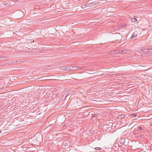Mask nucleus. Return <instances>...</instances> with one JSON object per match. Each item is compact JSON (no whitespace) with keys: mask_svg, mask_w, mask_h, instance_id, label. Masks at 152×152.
<instances>
[{"mask_svg":"<svg viewBox=\"0 0 152 152\" xmlns=\"http://www.w3.org/2000/svg\"><path fill=\"white\" fill-rule=\"evenodd\" d=\"M136 32H134L133 33V34L132 36V37H131L132 38H134L135 37H136L137 36V35L136 33Z\"/></svg>","mask_w":152,"mask_h":152,"instance_id":"0eeeda50","label":"nucleus"},{"mask_svg":"<svg viewBox=\"0 0 152 152\" xmlns=\"http://www.w3.org/2000/svg\"><path fill=\"white\" fill-rule=\"evenodd\" d=\"M122 51V52H123V53H126V51H126V50H125H125H122V51Z\"/></svg>","mask_w":152,"mask_h":152,"instance_id":"f3484780","label":"nucleus"},{"mask_svg":"<svg viewBox=\"0 0 152 152\" xmlns=\"http://www.w3.org/2000/svg\"><path fill=\"white\" fill-rule=\"evenodd\" d=\"M69 91H67L66 94H65L61 98V99L63 100L64 99V101H65V98L67 97V96H68V94L69 93Z\"/></svg>","mask_w":152,"mask_h":152,"instance_id":"7ed1b4c3","label":"nucleus"},{"mask_svg":"<svg viewBox=\"0 0 152 152\" xmlns=\"http://www.w3.org/2000/svg\"><path fill=\"white\" fill-rule=\"evenodd\" d=\"M61 69L62 70H67V68L65 67H62L61 68Z\"/></svg>","mask_w":152,"mask_h":152,"instance_id":"f8f14e48","label":"nucleus"},{"mask_svg":"<svg viewBox=\"0 0 152 152\" xmlns=\"http://www.w3.org/2000/svg\"><path fill=\"white\" fill-rule=\"evenodd\" d=\"M120 142L121 144L123 145L125 142V139L124 138L122 139Z\"/></svg>","mask_w":152,"mask_h":152,"instance_id":"423d86ee","label":"nucleus"},{"mask_svg":"<svg viewBox=\"0 0 152 152\" xmlns=\"http://www.w3.org/2000/svg\"><path fill=\"white\" fill-rule=\"evenodd\" d=\"M95 150H99L102 149V148H99V147H96V148H95Z\"/></svg>","mask_w":152,"mask_h":152,"instance_id":"4468645a","label":"nucleus"},{"mask_svg":"<svg viewBox=\"0 0 152 152\" xmlns=\"http://www.w3.org/2000/svg\"><path fill=\"white\" fill-rule=\"evenodd\" d=\"M131 21L133 22H135L137 21L136 19L135 18H132L131 19Z\"/></svg>","mask_w":152,"mask_h":152,"instance_id":"9d476101","label":"nucleus"},{"mask_svg":"<svg viewBox=\"0 0 152 152\" xmlns=\"http://www.w3.org/2000/svg\"><path fill=\"white\" fill-rule=\"evenodd\" d=\"M3 58H5V57H3V56H0V59Z\"/></svg>","mask_w":152,"mask_h":152,"instance_id":"a211bd4d","label":"nucleus"},{"mask_svg":"<svg viewBox=\"0 0 152 152\" xmlns=\"http://www.w3.org/2000/svg\"><path fill=\"white\" fill-rule=\"evenodd\" d=\"M125 117V115L123 114H121L118 115V117L119 118H122Z\"/></svg>","mask_w":152,"mask_h":152,"instance_id":"6e6552de","label":"nucleus"},{"mask_svg":"<svg viewBox=\"0 0 152 152\" xmlns=\"http://www.w3.org/2000/svg\"><path fill=\"white\" fill-rule=\"evenodd\" d=\"M98 2L97 1H94L90 3H88V2L87 3V5L88 7H94L95 5L98 4Z\"/></svg>","mask_w":152,"mask_h":152,"instance_id":"f03ea898","label":"nucleus"},{"mask_svg":"<svg viewBox=\"0 0 152 152\" xmlns=\"http://www.w3.org/2000/svg\"><path fill=\"white\" fill-rule=\"evenodd\" d=\"M122 27V26H118V27L117 28H118L119 29H121V28Z\"/></svg>","mask_w":152,"mask_h":152,"instance_id":"dca6fc26","label":"nucleus"},{"mask_svg":"<svg viewBox=\"0 0 152 152\" xmlns=\"http://www.w3.org/2000/svg\"><path fill=\"white\" fill-rule=\"evenodd\" d=\"M151 50L152 49H145L144 48H143L142 49V51L144 52L147 53L148 51H150V50Z\"/></svg>","mask_w":152,"mask_h":152,"instance_id":"20e7f679","label":"nucleus"},{"mask_svg":"<svg viewBox=\"0 0 152 152\" xmlns=\"http://www.w3.org/2000/svg\"><path fill=\"white\" fill-rule=\"evenodd\" d=\"M81 102V101L79 99L78 100H71L70 102V103L72 106L74 107H77V104L78 103Z\"/></svg>","mask_w":152,"mask_h":152,"instance_id":"f257e3e1","label":"nucleus"},{"mask_svg":"<svg viewBox=\"0 0 152 152\" xmlns=\"http://www.w3.org/2000/svg\"><path fill=\"white\" fill-rule=\"evenodd\" d=\"M137 115L136 114H132L130 115V117L131 118H134L136 117Z\"/></svg>","mask_w":152,"mask_h":152,"instance_id":"9b49d317","label":"nucleus"},{"mask_svg":"<svg viewBox=\"0 0 152 152\" xmlns=\"http://www.w3.org/2000/svg\"><path fill=\"white\" fill-rule=\"evenodd\" d=\"M68 145V144L67 143H66L65 144V146H67Z\"/></svg>","mask_w":152,"mask_h":152,"instance_id":"6ab92c4d","label":"nucleus"},{"mask_svg":"<svg viewBox=\"0 0 152 152\" xmlns=\"http://www.w3.org/2000/svg\"><path fill=\"white\" fill-rule=\"evenodd\" d=\"M116 50H114V51H111L110 53L111 54H113V53H116Z\"/></svg>","mask_w":152,"mask_h":152,"instance_id":"ddd939ff","label":"nucleus"},{"mask_svg":"<svg viewBox=\"0 0 152 152\" xmlns=\"http://www.w3.org/2000/svg\"><path fill=\"white\" fill-rule=\"evenodd\" d=\"M82 102L81 101V102L80 103H78L77 104V106H80L81 105V103Z\"/></svg>","mask_w":152,"mask_h":152,"instance_id":"2eb2a0df","label":"nucleus"},{"mask_svg":"<svg viewBox=\"0 0 152 152\" xmlns=\"http://www.w3.org/2000/svg\"><path fill=\"white\" fill-rule=\"evenodd\" d=\"M87 7H88L87 5V3L86 4H83L81 6V7L83 9H85L86 10L88 9L87 8H86Z\"/></svg>","mask_w":152,"mask_h":152,"instance_id":"39448f33","label":"nucleus"},{"mask_svg":"<svg viewBox=\"0 0 152 152\" xmlns=\"http://www.w3.org/2000/svg\"><path fill=\"white\" fill-rule=\"evenodd\" d=\"M8 58V57H5V58Z\"/></svg>","mask_w":152,"mask_h":152,"instance_id":"aec40b11","label":"nucleus"},{"mask_svg":"<svg viewBox=\"0 0 152 152\" xmlns=\"http://www.w3.org/2000/svg\"><path fill=\"white\" fill-rule=\"evenodd\" d=\"M137 129H138L137 130L138 132H140L141 131H140V130L141 131L142 130V127L141 126H140V127H138Z\"/></svg>","mask_w":152,"mask_h":152,"instance_id":"1a4fd4ad","label":"nucleus"}]
</instances>
